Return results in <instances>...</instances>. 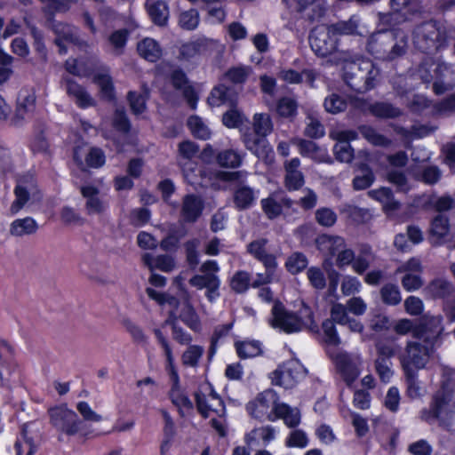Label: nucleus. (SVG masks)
Wrapping results in <instances>:
<instances>
[{
  "mask_svg": "<svg viewBox=\"0 0 455 455\" xmlns=\"http://www.w3.org/2000/svg\"><path fill=\"white\" fill-rule=\"evenodd\" d=\"M443 331L441 315H425L419 319V327L414 331V339L407 340L403 350L398 354L403 371L426 368L436 347L441 344Z\"/></svg>",
  "mask_w": 455,
  "mask_h": 455,
  "instance_id": "nucleus-1",
  "label": "nucleus"
},
{
  "mask_svg": "<svg viewBox=\"0 0 455 455\" xmlns=\"http://www.w3.org/2000/svg\"><path fill=\"white\" fill-rule=\"evenodd\" d=\"M455 39V29L442 21L430 20L418 24L412 32L414 47L432 54L448 46Z\"/></svg>",
  "mask_w": 455,
  "mask_h": 455,
  "instance_id": "nucleus-2",
  "label": "nucleus"
},
{
  "mask_svg": "<svg viewBox=\"0 0 455 455\" xmlns=\"http://www.w3.org/2000/svg\"><path fill=\"white\" fill-rule=\"evenodd\" d=\"M419 419L428 424L437 425L446 430L451 429L455 422V399L446 384L435 392L428 408L419 412Z\"/></svg>",
  "mask_w": 455,
  "mask_h": 455,
  "instance_id": "nucleus-3",
  "label": "nucleus"
},
{
  "mask_svg": "<svg viewBox=\"0 0 455 455\" xmlns=\"http://www.w3.org/2000/svg\"><path fill=\"white\" fill-rule=\"evenodd\" d=\"M367 47L377 59L393 60L405 54L408 38L403 31L380 30L370 36Z\"/></svg>",
  "mask_w": 455,
  "mask_h": 455,
  "instance_id": "nucleus-4",
  "label": "nucleus"
},
{
  "mask_svg": "<svg viewBox=\"0 0 455 455\" xmlns=\"http://www.w3.org/2000/svg\"><path fill=\"white\" fill-rule=\"evenodd\" d=\"M379 76V70L367 59H359L347 62L343 68L345 83L357 92H365L372 89Z\"/></svg>",
  "mask_w": 455,
  "mask_h": 455,
  "instance_id": "nucleus-5",
  "label": "nucleus"
},
{
  "mask_svg": "<svg viewBox=\"0 0 455 455\" xmlns=\"http://www.w3.org/2000/svg\"><path fill=\"white\" fill-rule=\"evenodd\" d=\"M279 396L273 389H266L246 405L248 413L254 419L263 421L276 419L275 408L280 405Z\"/></svg>",
  "mask_w": 455,
  "mask_h": 455,
  "instance_id": "nucleus-6",
  "label": "nucleus"
},
{
  "mask_svg": "<svg viewBox=\"0 0 455 455\" xmlns=\"http://www.w3.org/2000/svg\"><path fill=\"white\" fill-rule=\"evenodd\" d=\"M309 44L317 56L326 57L337 50L339 38L330 25H320L311 30Z\"/></svg>",
  "mask_w": 455,
  "mask_h": 455,
  "instance_id": "nucleus-7",
  "label": "nucleus"
},
{
  "mask_svg": "<svg viewBox=\"0 0 455 455\" xmlns=\"http://www.w3.org/2000/svg\"><path fill=\"white\" fill-rule=\"evenodd\" d=\"M50 422L60 432L75 435L80 431L82 421L77 414L66 405L49 410Z\"/></svg>",
  "mask_w": 455,
  "mask_h": 455,
  "instance_id": "nucleus-8",
  "label": "nucleus"
},
{
  "mask_svg": "<svg viewBox=\"0 0 455 455\" xmlns=\"http://www.w3.org/2000/svg\"><path fill=\"white\" fill-rule=\"evenodd\" d=\"M349 317L348 310L345 305L341 303L332 305L331 318L324 320L322 323L325 343L330 346H339L341 343L335 323L345 325Z\"/></svg>",
  "mask_w": 455,
  "mask_h": 455,
  "instance_id": "nucleus-9",
  "label": "nucleus"
},
{
  "mask_svg": "<svg viewBox=\"0 0 455 455\" xmlns=\"http://www.w3.org/2000/svg\"><path fill=\"white\" fill-rule=\"evenodd\" d=\"M196 408L199 413L208 418L211 412L221 417L225 414V406L222 399L213 390L212 385L207 384L195 393Z\"/></svg>",
  "mask_w": 455,
  "mask_h": 455,
  "instance_id": "nucleus-10",
  "label": "nucleus"
},
{
  "mask_svg": "<svg viewBox=\"0 0 455 455\" xmlns=\"http://www.w3.org/2000/svg\"><path fill=\"white\" fill-rule=\"evenodd\" d=\"M270 324L286 333L300 331L307 324L295 313L285 309L280 302H275L272 308Z\"/></svg>",
  "mask_w": 455,
  "mask_h": 455,
  "instance_id": "nucleus-11",
  "label": "nucleus"
},
{
  "mask_svg": "<svg viewBox=\"0 0 455 455\" xmlns=\"http://www.w3.org/2000/svg\"><path fill=\"white\" fill-rule=\"evenodd\" d=\"M389 6L391 12L380 16L382 22H389L392 19L395 23L403 22L422 11L419 0H389Z\"/></svg>",
  "mask_w": 455,
  "mask_h": 455,
  "instance_id": "nucleus-12",
  "label": "nucleus"
},
{
  "mask_svg": "<svg viewBox=\"0 0 455 455\" xmlns=\"http://www.w3.org/2000/svg\"><path fill=\"white\" fill-rule=\"evenodd\" d=\"M80 193L84 199V211L87 215L100 216L107 212L108 202L97 187L92 184L83 185L80 187Z\"/></svg>",
  "mask_w": 455,
  "mask_h": 455,
  "instance_id": "nucleus-13",
  "label": "nucleus"
},
{
  "mask_svg": "<svg viewBox=\"0 0 455 455\" xmlns=\"http://www.w3.org/2000/svg\"><path fill=\"white\" fill-rule=\"evenodd\" d=\"M286 5L300 13L310 22L318 20L326 12V0H283Z\"/></svg>",
  "mask_w": 455,
  "mask_h": 455,
  "instance_id": "nucleus-14",
  "label": "nucleus"
},
{
  "mask_svg": "<svg viewBox=\"0 0 455 455\" xmlns=\"http://www.w3.org/2000/svg\"><path fill=\"white\" fill-rule=\"evenodd\" d=\"M302 373V367L297 361H288L272 372V384L284 388L296 386Z\"/></svg>",
  "mask_w": 455,
  "mask_h": 455,
  "instance_id": "nucleus-15",
  "label": "nucleus"
},
{
  "mask_svg": "<svg viewBox=\"0 0 455 455\" xmlns=\"http://www.w3.org/2000/svg\"><path fill=\"white\" fill-rule=\"evenodd\" d=\"M15 200L10 206V213L17 214L21 209L30 203L41 199V194L33 181L19 182L14 188Z\"/></svg>",
  "mask_w": 455,
  "mask_h": 455,
  "instance_id": "nucleus-16",
  "label": "nucleus"
},
{
  "mask_svg": "<svg viewBox=\"0 0 455 455\" xmlns=\"http://www.w3.org/2000/svg\"><path fill=\"white\" fill-rule=\"evenodd\" d=\"M336 366L344 381L351 385L360 374L362 359L359 355L340 352L335 358Z\"/></svg>",
  "mask_w": 455,
  "mask_h": 455,
  "instance_id": "nucleus-17",
  "label": "nucleus"
},
{
  "mask_svg": "<svg viewBox=\"0 0 455 455\" xmlns=\"http://www.w3.org/2000/svg\"><path fill=\"white\" fill-rule=\"evenodd\" d=\"M52 29L56 35L55 44L60 47V52H66L65 43H71L77 45L80 49H87L89 44L79 37L78 28L65 24L62 22H56L52 25Z\"/></svg>",
  "mask_w": 455,
  "mask_h": 455,
  "instance_id": "nucleus-18",
  "label": "nucleus"
},
{
  "mask_svg": "<svg viewBox=\"0 0 455 455\" xmlns=\"http://www.w3.org/2000/svg\"><path fill=\"white\" fill-rule=\"evenodd\" d=\"M330 136L337 140L333 148L336 159L340 162L350 163L354 157V149L348 142L357 139V132L353 130L335 131L331 132Z\"/></svg>",
  "mask_w": 455,
  "mask_h": 455,
  "instance_id": "nucleus-19",
  "label": "nucleus"
},
{
  "mask_svg": "<svg viewBox=\"0 0 455 455\" xmlns=\"http://www.w3.org/2000/svg\"><path fill=\"white\" fill-rule=\"evenodd\" d=\"M435 80L433 84V92L442 95L455 87V68L444 62H438L435 69Z\"/></svg>",
  "mask_w": 455,
  "mask_h": 455,
  "instance_id": "nucleus-20",
  "label": "nucleus"
},
{
  "mask_svg": "<svg viewBox=\"0 0 455 455\" xmlns=\"http://www.w3.org/2000/svg\"><path fill=\"white\" fill-rule=\"evenodd\" d=\"M62 84L67 94L75 101L81 108L93 107L96 104L95 100L85 90L84 86L76 83L69 77H64Z\"/></svg>",
  "mask_w": 455,
  "mask_h": 455,
  "instance_id": "nucleus-21",
  "label": "nucleus"
},
{
  "mask_svg": "<svg viewBox=\"0 0 455 455\" xmlns=\"http://www.w3.org/2000/svg\"><path fill=\"white\" fill-rule=\"evenodd\" d=\"M426 297L433 299H448L454 296L455 286L444 277L432 279L423 289Z\"/></svg>",
  "mask_w": 455,
  "mask_h": 455,
  "instance_id": "nucleus-22",
  "label": "nucleus"
},
{
  "mask_svg": "<svg viewBox=\"0 0 455 455\" xmlns=\"http://www.w3.org/2000/svg\"><path fill=\"white\" fill-rule=\"evenodd\" d=\"M355 107L362 110H368L372 116L378 118H395L402 115L401 109L389 102H375L369 104L363 100H356L355 101Z\"/></svg>",
  "mask_w": 455,
  "mask_h": 455,
  "instance_id": "nucleus-23",
  "label": "nucleus"
},
{
  "mask_svg": "<svg viewBox=\"0 0 455 455\" xmlns=\"http://www.w3.org/2000/svg\"><path fill=\"white\" fill-rule=\"evenodd\" d=\"M99 67V60L94 57L69 59L65 63L66 70L74 76L87 77L92 75Z\"/></svg>",
  "mask_w": 455,
  "mask_h": 455,
  "instance_id": "nucleus-24",
  "label": "nucleus"
},
{
  "mask_svg": "<svg viewBox=\"0 0 455 455\" xmlns=\"http://www.w3.org/2000/svg\"><path fill=\"white\" fill-rule=\"evenodd\" d=\"M268 240L267 238H259L251 242L247 245V251L260 261L265 267H277L276 258L267 250Z\"/></svg>",
  "mask_w": 455,
  "mask_h": 455,
  "instance_id": "nucleus-25",
  "label": "nucleus"
},
{
  "mask_svg": "<svg viewBox=\"0 0 455 455\" xmlns=\"http://www.w3.org/2000/svg\"><path fill=\"white\" fill-rule=\"evenodd\" d=\"M284 186L289 191L298 190L304 185V175L299 171L300 160L298 157L284 162Z\"/></svg>",
  "mask_w": 455,
  "mask_h": 455,
  "instance_id": "nucleus-26",
  "label": "nucleus"
},
{
  "mask_svg": "<svg viewBox=\"0 0 455 455\" xmlns=\"http://www.w3.org/2000/svg\"><path fill=\"white\" fill-rule=\"evenodd\" d=\"M36 95L33 92L21 91L18 97L17 108L14 116L12 118V124L18 126L35 109Z\"/></svg>",
  "mask_w": 455,
  "mask_h": 455,
  "instance_id": "nucleus-27",
  "label": "nucleus"
},
{
  "mask_svg": "<svg viewBox=\"0 0 455 455\" xmlns=\"http://www.w3.org/2000/svg\"><path fill=\"white\" fill-rule=\"evenodd\" d=\"M172 380V388L170 390V399L172 403L181 410V408L192 409L193 403L189 398L181 391L180 378L175 366L167 368Z\"/></svg>",
  "mask_w": 455,
  "mask_h": 455,
  "instance_id": "nucleus-28",
  "label": "nucleus"
},
{
  "mask_svg": "<svg viewBox=\"0 0 455 455\" xmlns=\"http://www.w3.org/2000/svg\"><path fill=\"white\" fill-rule=\"evenodd\" d=\"M275 437V429L272 426L255 427L244 435V443L250 448L258 447L260 444L266 446Z\"/></svg>",
  "mask_w": 455,
  "mask_h": 455,
  "instance_id": "nucleus-29",
  "label": "nucleus"
},
{
  "mask_svg": "<svg viewBox=\"0 0 455 455\" xmlns=\"http://www.w3.org/2000/svg\"><path fill=\"white\" fill-rule=\"evenodd\" d=\"M203 199L196 195H186L182 200L181 216L186 222H195L202 214Z\"/></svg>",
  "mask_w": 455,
  "mask_h": 455,
  "instance_id": "nucleus-30",
  "label": "nucleus"
},
{
  "mask_svg": "<svg viewBox=\"0 0 455 455\" xmlns=\"http://www.w3.org/2000/svg\"><path fill=\"white\" fill-rule=\"evenodd\" d=\"M291 143L298 147L302 156L309 157L315 162H326L328 155L315 142L300 138H293Z\"/></svg>",
  "mask_w": 455,
  "mask_h": 455,
  "instance_id": "nucleus-31",
  "label": "nucleus"
},
{
  "mask_svg": "<svg viewBox=\"0 0 455 455\" xmlns=\"http://www.w3.org/2000/svg\"><path fill=\"white\" fill-rule=\"evenodd\" d=\"M171 82L174 88L182 91L188 104L195 109L198 98L193 87L188 84L185 73L180 69L173 70L171 74Z\"/></svg>",
  "mask_w": 455,
  "mask_h": 455,
  "instance_id": "nucleus-32",
  "label": "nucleus"
},
{
  "mask_svg": "<svg viewBox=\"0 0 455 455\" xmlns=\"http://www.w3.org/2000/svg\"><path fill=\"white\" fill-rule=\"evenodd\" d=\"M84 156L85 157V164L89 167L98 168L105 163V156L100 149L94 148L85 152L84 148L77 147L74 150V160L82 169L84 168Z\"/></svg>",
  "mask_w": 455,
  "mask_h": 455,
  "instance_id": "nucleus-33",
  "label": "nucleus"
},
{
  "mask_svg": "<svg viewBox=\"0 0 455 455\" xmlns=\"http://www.w3.org/2000/svg\"><path fill=\"white\" fill-rule=\"evenodd\" d=\"M317 249L330 258L335 256L345 245V240L341 236L322 235L315 239Z\"/></svg>",
  "mask_w": 455,
  "mask_h": 455,
  "instance_id": "nucleus-34",
  "label": "nucleus"
},
{
  "mask_svg": "<svg viewBox=\"0 0 455 455\" xmlns=\"http://www.w3.org/2000/svg\"><path fill=\"white\" fill-rule=\"evenodd\" d=\"M146 6L153 22L158 26H164L169 17L167 4L162 0H147Z\"/></svg>",
  "mask_w": 455,
  "mask_h": 455,
  "instance_id": "nucleus-35",
  "label": "nucleus"
},
{
  "mask_svg": "<svg viewBox=\"0 0 455 455\" xmlns=\"http://www.w3.org/2000/svg\"><path fill=\"white\" fill-rule=\"evenodd\" d=\"M38 224L31 217L17 219L13 220L9 228V233L12 236L21 237L24 235H31L36 233Z\"/></svg>",
  "mask_w": 455,
  "mask_h": 455,
  "instance_id": "nucleus-36",
  "label": "nucleus"
},
{
  "mask_svg": "<svg viewBox=\"0 0 455 455\" xmlns=\"http://www.w3.org/2000/svg\"><path fill=\"white\" fill-rule=\"evenodd\" d=\"M149 98V89L146 84L141 87V92L130 91L127 100L130 108L134 115H140L147 109V100Z\"/></svg>",
  "mask_w": 455,
  "mask_h": 455,
  "instance_id": "nucleus-37",
  "label": "nucleus"
},
{
  "mask_svg": "<svg viewBox=\"0 0 455 455\" xmlns=\"http://www.w3.org/2000/svg\"><path fill=\"white\" fill-rule=\"evenodd\" d=\"M142 261L151 271L157 268L164 272H171L175 267L174 259L170 255L154 257L150 253H145L142 256Z\"/></svg>",
  "mask_w": 455,
  "mask_h": 455,
  "instance_id": "nucleus-38",
  "label": "nucleus"
},
{
  "mask_svg": "<svg viewBox=\"0 0 455 455\" xmlns=\"http://www.w3.org/2000/svg\"><path fill=\"white\" fill-rule=\"evenodd\" d=\"M139 54L145 60L155 62L162 56V48L159 44L152 38L141 40L137 46Z\"/></svg>",
  "mask_w": 455,
  "mask_h": 455,
  "instance_id": "nucleus-39",
  "label": "nucleus"
},
{
  "mask_svg": "<svg viewBox=\"0 0 455 455\" xmlns=\"http://www.w3.org/2000/svg\"><path fill=\"white\" fill-rule=\"evenodd\" d=\"M243 143L246 148L259 158L267 156L270 150L267 140L255 133L244 135Z\"/></svg>",
  "mask_w": 455,
  "mask_h": 455,
  "instance_id": "nucleus-40",
  "label": "nucleus"
},
{
  "mask_svg": "<svg viewBox=\"0 0 455 455\" xmlns=\"http://www.w3.org/2000/svg\"><path fill=\"white\" fill-rule=\"evenodd\" d=\"M93 82L99 86L100 95L107 100L115 99L113 80L108 70H102L94 75Z\"/></svg>",
  "mask_w": 455,
  "mask_h": 455,
  "instance_id": "nucleus-41",
  "label": "nucleus"
},
{
  "mask_svg": "<svg viewBox=\"0 0 455 455\" xmlns=\"http://www.w3.org/2000/svg\"><path fill=\"white\" fill-rule=\"evenodd\" d=\"M368 196L379 202L385 211H395L399 208V203L395 200L390 188H380L379 189L370 190Z\"/></svg>",
  "mask_w": 455,
  "mask_h": 455,
  "instance_id": "nucleus-42",
  "label": "nucleus"
},
{
  "mask_svg": "<svg viewBox=\"0 0 455 455\" xmlns=\"http://www.w3.org/2000/svg\"><path fill=\"white\" fill-rule=\"evenodd\" d=\"M437 63L433 58L426 57L416 68L414 75L425 84H434L436 76L435 69Z\"/></svg>",
  "mask_w": 455,
  "mask_h": 455,
  "instance_id": "nucleus-43",
  "label": "nucleus"
},
{
  "mask_svg": "<svg viewBox=\"0 0 455 455\" xmlns=\"http://www.w3.org/2000/svg\"><path fill=\"white\" fill-rule=\"evenodd\" d=\"M276 419H283L285 425L289 427H295L300 422V414L298 409L291 408L288 404L281 403L275 408Z\"/></svg>",
  "mask_w": 455,
  "mask_h": 455,
  "instance_id": "nucleus-44",
  "label": "nucleus"
},
{
  "mask_svg": "<svg viewBox=\"0 0 455 455\" xmlns=\"http://www.w3.org/2000/svg\"><path fill=\"white\" fill-rule=\"evenodd\" d=\"M255 200L253 190L247 186H239L234 192V204L238 210L251 207Z\"/></svg>",
  "mask_w": 455,
  "mask_h": 455,
  "instance_id": "nucleus-45",
  "label": "nucleus"
},
{
  "mask_svg": "<svg viewBox=\"0 0 455 455\" xmlns=\"http://www.w3.org/2000/svg\"><path fill=\"white\" fill-rule=\"evenodd\" d=\"M337 38L341 36L358 35L359 20L353 16L347 20L339 21L330 25Z\"/></svg>",
  "mask_w": 455,
  "mask_h": 455,
  "instance_id": "nucleus-46",
  "label": "nucleus"
},
{
  "mask_svg": "<svg viewBox=\"0 0 455 455\" xmlns=\"http://www.w3.org/2000/svg\"><path fill=\"white\" fill-rule=\"evenodd\" d=\"M375 347L377 358H382L383 360H391L393 356L398 354L400 349L395 339L379 340L375 344Z\"/></svg>",
  "mask_w": 455,
  "mask_h": 455,
  "instance_id": "nucleus-47",
  "label": "nucleus"
},
{
  "mask_svg": "<svg viewBox=\"0 0 455 455\" xmlns=\"http://www.w3.org/2000/svg\"><path fill=\"white\" fill-rule=\"evenodd\" d=\"M180 320H181L188 327L193 331L200 329L199 317L188 300L182 304L181 311L179 314Z\"/></svg>",
  "mask_w": 455,
  "mask_h": 455,
  "instance_id": "nucleus-48",
  "label": "nucleus"
},
{
  "mask_svg": "<svg viewBox=\"0 0 455 455\" xmlns=\"http://www.w3.org/2000/svg\"><path fill=\"white\" fill-rule=\"evenodd\" d=\"M189 283L202 290L204 288H211L212 290L219 289L220 285V280L219 276L213 273H208L207 275H196L190 280Z\"/></svg>",
  "mask_w": 455,
  "mask_h": 455,
  "instance_id": "nucleus-49",
  "label": "nucleus"
},
{
  "mask_svg": "<svg viewBox=\"0 0 455 455\" xmlns=\"http://www.w3.org/2000/svg\"><path fill=\"white\" fill-rule=\"evenodd\" d=\"M362 136L371 144L378 147H388L391 140L379 133L376 129L369 125H361L358 128Z\"/></svg>",
  "mask_w": 455,
  "mask_h": 455,
  "instance_id": "nucleus-50",
  "label": "nucleus"
},
{
  "mask_svg": "<svg viewBox=\"0 0 455 455\" xmlns=\"http://www.w3.org/2000/svg\"><path fill=\"white\" fill-rule=\"evenodd\" d=\"M253 130L258 136L266 138L273 131V123L267 114H255L253 116Z\"/></svg>",
  "mask_w": 455,
  "mask_h": 455,
  "instance_id": "nucleus-51",
  "label": "nucleus"
},
{
  "mask_svg": "<svg viewBox=\"0 0 455 455\" xmlns=\"http://www.w3.org/2000/svg\"><path fill=\"white\" fill-rule=\"evenodd\" d=\"M204 353V348L198 345H189L181 355L182 364L187 367H197Z\"/></svg>",
  "mask_w": 455,
  "mask_h": 455,
  "instance_id": "nucleus-52",
  "label": "nucleus"
},
{
  "mask_svg": "<svg viewBox=\"0 0 455 455\" xmlns=\"http://www.w3.org/2000/svg\"><path fill=\"white\" fill-rule=\"evenodd\" d=\"M372 171L365 164L360 166V173L353 179V188L355 190L368 188L374 181Z\"/></svg>",
  "mask_w": 455,
  "mask_h": 455,
  "instance_id": "nucleus-53",
  "label": "nucleus"
},
{
  "mask_svg": "<svg viewBox=\"0 0 455 455\" xmlns=\"http://www.w3.org/2000/svg\"><path fill=\"white\" fill-rule=\"evenodd\" d=\"M128 38V31L126 29H119L114 31L108 39V46L116 55H120L124 52Z\"/></svg>",
  "mask_w": 455,
  "mask_h": 455,
  "instance_id": "nucleus-54",
  "label": "nucleus"
},
{
  "mask_svg": "<svg viewBox=\"0 0 455 455\" xmlns=\"http://www.w3.org/2000/svg\"><path fill=\"white\" fill-rule=\"evenodd\" d=\"M14 448L16 455H22L24 448L28 449L26 455H33L36 451L33 439L28 435L27 425L22 426L20 437L16 441Z\"/></svg>",
  "mask_w": 455,
  "mask_h": 455,
  "instance_id": "nucleus-55",
  "label": "nucleus"
},
{
  "mask_svg": "<svg viewBox=\"0 0 455 455\" xmlns=\"http://www.w3.org/2000/svg\"><path fill=\"white\" fill-rule=\"evenodd\" d=\"M218 164L226 168H236L242 163V156L234 149H227L217 156Z\"/></svg>",
  "mask_w": 455,
  "mask_h": 455,
  "instance_id": "nucleus-56",
  "label": "nucleus"
},
{
  "mask_svg": "<svg viewBox=\"0 0 455 455\" xmlns=\"http://www.w3.org/2000/svg\"><path fill=\"white\" fill-rule=\"evenodd\" d=\"M382 301L390 306L398 305L402 301V296L397 285L387 283L380 290Z\"/></svg>",
  "mask_w": 455,
  "mask_h": 455,
  "instance_id": "nucleus-57",
  "label": "nucleus"
},
{
  "mask_svg": "<svg viewBox=\"0 0 455 455\" xmlns=\"http://www.w3.org/2000/svg\"><path fill=\"white\" fill-rule=\"evenodd\" d=\"M236 352L241 358L254 357L261 354L260 344L258 341H242L235 344Z\"/></svg>",
  "mask_w": 455,
  "mask_h": 455,
  "instance_id": "nucleus-58",
  "label": "nucleus"
},
{
  "mask_svg": "<svg viewBox=\"0 0 455 455\" xmlns=\"http://www.w3.org/2000/svg\"><path fill=\"white\" fill-rule=\"evenodd\" d=\"M307 266V259L301 252H293L286 260L285 267L292 274H298L304 270Z\"/></svg>",
  "mask_w": 455,
  "mask_h": 455,
  "instance_id": "nucleus-59",
  "label": "nucleus"
},
{
  "mask_svg": "<svg viewBox=\"0 0 455 455\" xmlns=\"http://www.w3.org/2000/svg\"><path fill=\"white\" fill-rule=\"evenodd\" d=\"M200 243V240L197 238L188 240L184 243L187 261L189 267L193 269L199 264L198 248Z\"/></svg>",
  "mask_w": 455,
  "mask_h": 455,
  "instance_id": "nucleus-60",
  "label": "nucleus"
},
{
  "mask_svg": "<svg viewBox=\"0 0 455 455\" xmlns=\"http://www.w3.org/2000/svg\"><path fill=\"white\" fill-rule=\"evenodd\" d=\"M298 103L290 97H283L278 100L276 110L277 113L286 118L294 117L297 114Z\"/></svg>",
  "mask_w": 455,
  "mask_h": 455,
  "instance_id": "nucleus-61",
  "label": "nucleus"
},
{
  "mask_svg": "<svg viewBox=\"0 0 455 455\" xmlns=\"http://www.w3.org/2000/svg\"><path fill=\"white\" fill-rule=\"evenodd\" d=\"M231 102L230 90L225 85H219L212 89L208 102L211 106H220L227 102Z\"/></svg>",
  "mask_w": 455,
  "mask_h": 455,
  "instance_id": "nucleus-62",
  "label": "nucleus"
},
{
  "mask_svg": "<svg viewBox=\"0 0 455 455\" xmlns=\"http://www.w3.org/2000/svg\"><path fill=\"white\" fill-rule=\"evenodd\" d=\"M251 275L246 271H237L230 282L231 289L236 293L245 292L250 286Z\"/></svg>",
  "mask_w": 455,
  "mask_h": 455,
  "instance_id": "nucleus-63",
  "label": "nucleus"
},
{
  "mask_svg": "<svg viewBox=\"0 0 455 455\" xmlns=\"http://www.w3.org/2000/svg\"><path fill=\"white\" fill-rule=\"evenodd\" d=\"M188 125L193 133L198 139L208 140L211 136L209 128L204 124L198 116H190L188 120Z\"/></svg>",
  "mask_w": 455,
  "mask_h": 455,
  "instance_id": "nucleus-64",
  "label": "nucleus"
}]
</instances>
